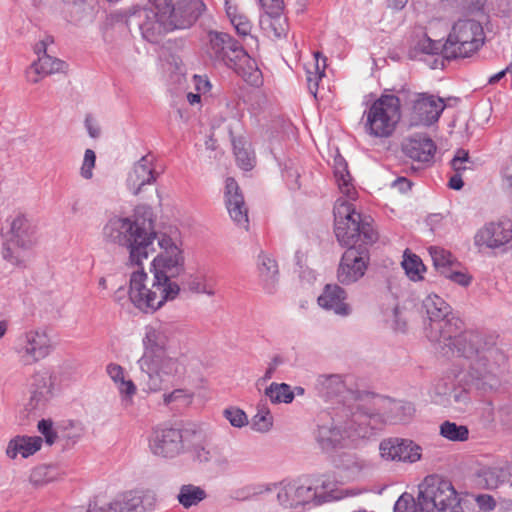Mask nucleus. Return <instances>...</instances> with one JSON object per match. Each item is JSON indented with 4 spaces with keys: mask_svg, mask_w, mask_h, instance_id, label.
<instances>
[{
    "mask_svg": "<svg viewBox=\"0 0 512 512\" xmlns=\"http://www.w3.org/2000/svg\"><path fill=\"white\" fill-rule=\"evenodd\" d=\"M185 285L191 292L213 295L214 291L209 289L204 277L198 275H190Z\"/></svg>",
    "mask_w": 512,
    "mask_h": 512,
    "instance_id": "nucleus-51",
    "label": "nucleus"
},
{
    "mask_svg": "<svg viewBox=\"0 0 512 512\" xmlns=\"http://www.w3.org/2000/svg\"><path fill=\"white\" fill-rule=\"evenodd\" d=\"M346 291L337 284H327L317 301L321 308L332 311L340 317H348L352 313V307L346 302Z\"/></svg>",
    "mask_w": 512,
    "mask_h": 512,
    "instance_id": "nucleus-26",
    "label": "nucleus"
},
{
    "mask_svg": "<svg viewBox=\"0 0 512 512\" xmlns=\"http://www.w3.org/2000/svg\"><path fill=\"white\" fill-rule=\"evenodd\" d=\"M7 239L20 243L23 247H34L36 243L35 227L23 214H18L10 222Z\"/></svg>",
    "mask_w": 512,
    "mask_h": 512,
    "instance_id": "nucleus-31",
    "label": "nucleus"
},
{
    "mask_svg": "<svg viewBox=\"0 0 512 512\" xmlns=\"http://www.w3.org/2000/svg\"><path fill=\"white\" fill-rule=\"evenodd\" d=\"M105 242L125 247L129 251L127 265L142 266L143 260L155 252L153 221L135 213L130 217L113 216L109 218L102 229Z\"/></svg>",
    "mask_w": 512,
    "mask_h": 512,
    "instance_id": "nucleus-3",
    "label": "nucleus"
},
{
    "mask_svg": "<svg viewBox=\"0 0 512 512\" xmlns=\"http://www.w3.org/2000/svg\"><path fill=\"white\" fill-rule=\"evenodd\" d=\"M113 299L115 302L120 304L121 306H124L127 302H130L129 299V290L125 289L124 287H119L114 295Z\"/></svg>",
    "mask_w": 512,
    "mask_h": 512,
    "instance_id": "nucleus-64",
    "label": "nucleus"
},
{
    "mask_svg": "<svg viewBox=\"0 0 512 512\" xmlns=\"http://www.w3.org/2000/svg\"><path fill=\"white\" fill-rule=\"evenodd\" d=\"M207 497L206 491L200 486L186 484L180 487L177 499L184 508L198 505Z\"/></svg>",
    "mask_w": 512,
    "mask_h": 512,
    "instance_id": "nucleus-38",
    "label": "nucleus"
},
{
    "mask_svg": "<svg viewBox=\"0 0 512 512\" xmlns=\"http://www.w3.org/2000/svg\"><path fill=\"white\" fill-rule=\"evenodd\" d=\"M364 116V129L367 134L387 138L393 134L401 118L400 100L392 94L382 95L371 104Z\"/></svg>",
    "mask_w": 512,
    "mask_h": 512,
    "instance_id": "nucleus-9",
    "label": "nucleus"
},
{
    "mask_svg": "<svg viewBox=\"0 0 512 512\" xmlns=\"http://www.w3.org/2000/svg\"><path fill=\"white\" fill-rule=\"evenodd\" d=\"M368 259L367 248H348L342 255L337 270L338 281L343 285L357 282L367 270Z\"/></svg>",
    "mask_w": 512,
    "mask_h": 512,
    "instance_id": "nucleus-17",
    "label": "nucleus"
},
{
    "mask_svg": "<svg viewBox=\"0 0 512 512\" xmlns=\"http://www.w3.org/2000/svg\"><path fill=\"white\" fill-rule=\"evenodd\" d=\"M51 377L46 372H38L33 376L31 395L27 403V409L33 411L43 408L50 399L52 391Z\"/></svg>",
    "mask_w": 512,
    "mask_h": 512,
    "instance_id": "nucleus-30",
    "label": "nucleus"
},
{
    "mask_svg": "<svg viewBox=\"0 0 512 512\" xmlns=\"http://www.w3.org/2000/svg\"><path fill=\"white\" fill-rule=\"evenodd\" d=\"M453 327L446 328V331L451 336L443 335L440 337V341L443 340L444 346L449 348L452 355L465 358L478 357L480 359H487V354L493 353V347H481L483 339L478 333L464 332L454 335L456 328L454 329Z\"/></svg>",
    "mask_w": 512,
    "mask_h": 512,
    "instance_id": "nucleus-15",
    "label": "nucleus"
},
{
    "mask_svg": "<svg viewBox=\"0 0 512 512\" xmlns=\"http://www.w3.org/2000/svg\"><path fill=\"white\" fill-rule=\"evenodd\" d=\"M336 481L329 476L322 475L316 480L313 490L317 491L318 496L315 499L316 504L329 501L332 498L331 493L335 490Z\"/></svg>",
    "mask_w": 512,
    "mask_h": 512,
    "instance_id": "nucleus-45",
    "label": "nucleus"
},
{
    "mask_svg": "<svg viewBox=\"0 0 512 512\" xmlns=\"http://www.w3.org/2000/svg\"><path fill=\"white\" fill-rule=\"evenodd\" d=\"M486 0H459L458 4L469 11H480Z\"/></svg>",
    "mask_w": 512,
    "mask_h": 512,
    "instance_id": "nucleus-61",
    "label": "nucleus"
},
{
    "mask_svg": "<svg viewBox=\"0 0 512 512\" xmlns=\"http://www.w3.org/2000/svg\"><path fill=\"white\" fill-rule=\"evenodd\" d=\"M151 4L165 10L174 30L191 27L205 10L202 0H179L176 4L172 0H152Z\"/></svg>",
    "mask_w": 512,
    "mask_h": 512,
    "instance_id": "nucleus-14",
    "label": "nucleus"
},
{
    "mask_svg": "<svg viewBox=\"0 0 512 512\" xmlns=\"http://www.w3.org/2000/svg\"><path fill=\"white\" fill-rule=\"evenodd\" d=\"M85 127H86L90 137H92V138L99 137L100 127L98 126V124L95 122V120L92 117H90V116L86 117Z\"/></svg>",
    "mask_w": 512,
    "mask_h": 512,
    "instance_id": "nucleus-63",
    "label": "nucleus"
},
{
    "mask_svg": "<svg viewBox=\"0 0 512 512\" xmlns=\"http://www.w3.org/2000/svg\"><path fill=\"white\" fill-rule=\"evenodd\" d=\"M410 102L411 126H430L436 123L446 107L442 98L426 93L413 94Z\"/></svg>",
    "mask_w": 512,
    "mask_h": 512,
    "instance_id": "nucleus-16",
    "label": "nucleus"
},
{
    "mask_svg": "<svg viewBox=\"0 0 512 512\" xmlns=\"http://www.w3.org/2000/svg\"><path fill=\"white\" fill-rule=\"evenodd\" d=\"M54 40L51 36H46L44 39L37 42L34 46V52L39 56L48 54V46L53 44Z\"/></svg>",
    "mask_w": 512,
    "mask_h": 512,
    "instance_id": "nucleus-60",
    "label": "nucleus"
},
{
    "mask_svg": "<svg viewBox=\"0 0 512 512\" xmlns=\"http://www.w3.org/2000/svg\"><path fill=\"white\" fill-rule=\"evenodd\" d=\"M325 68V66L323 67ZM324 69L320 70L319 64L315 65V71H307V85L309 92L316 97L318 91V81L324 76Z\"/></svg>",
    "mask_w": 512,
    "mask_h": 512,
    "instance_id": "nucleus-56",
    "label": "nucleus"
},
{
    "mask_svg": "<svg viewBox=\"0 0 512 512\" xmlns=\"http://www.w3.org/2000/svg\"><path fill=\"white\" fill-rule=\"evenodd\" d=\"M265 9L264 15L260 17L261 29L270 38H281L286 35L288 24L287 19L282 15L284 7L283 0H259Z\"/></svg>",
    "mask_w": 512,
    "mask_h": 512,
    "instance_id": "nucleus-19",
    "label": "nucleus"
},
{
    "mask_svg": "<svg viewBox=\"0 0 512 512\" xmlns=\"http://www.w3.org/2000/svg\"><path fill=\"white\" fill-rule=\"evenodd\" d=\"M189 431L184 433L174 427L160 425L152 429L148 442L151 453L158 457L175 458L185 452Z\"/></svg>",
    "mask_w": 512,
    "mask_h": 512,
    "instance_id": "nucleus-13",
    "label": "nucleus"
},
{
    "mask_svg": "<svg viewBox=\"0 0 512 512\" xmlns=\"http://www.w3.org/2000/svg\"><path fill=\"white\" fill-rule=\"evenodd\" d=\"M512 240L510 221L488 223L476 233L474 243L478 247L497 248Z\"/></svg>",
    "mask_w": 512,
    "mask_h": 512,
    "instance_id": "nucleus-24",
    "label": "nucleus"
},
{
    "mask_svg": "<svg viewBox=\"0 0 512 512\" xmlns=\"http://www.w3.org/2000/svg\"><path fill=\"white\" fill-rule=\"evenodd\" d=\"M137 268L130 276L129 286V299L136 308L146 313L154 312L166 301L174 300L178 296V284H166L163 281L158 284L156 275L153 274L151 286L148 287L147 274L141 266Z\"/></svg>",
    "mask_w": 512,
    "mask_h": 512,
    "instance_id": "nucleus-6",
    "label": "nucleus"
},
{
    "mask_svg": "<svg viewBox=\"0 0 512 512\" xmlns=\"http://www.w3.org/2000/svg\"><path fill=\"white\" fill-rule=\"evenodd\" d=\"M334 175L341 192L348 198L354 199L356 192L351 184V176L347 170V164L341 157L335 159Z\"/></svg>",
    "mask_w": 512,
    "mask_h": 512,
    "instance_id": "nucleus-40",
    "label": "nucleus"
},
{
    "mask_svg": "<svg viewBox=\"0 0 512 512\" xmlns=\"http://www.w3.org/2000/svg\"><path fill=\"white\" fill-rule=\"evenodd\" d=\"M106 370H107L109 377L113 380V382L115 384L120 382L121 380L125 379L124 378V369L118 364L110 363L107 366Z\"/></svg>",
    "mask_w": 512,
    "mask_h": 512,
    "instance_id": "nucleus-58",
    "label": "nucleus"
},
{
    "mask_svg": "<svg viewBox=\"0 0 512 512\" xmlns=\"http://www.w3.org/2000/svg\"><path fill=\"white\" fill-rule=\"evenodd\" d=\"M265 396L272 404H288L294 400L295 394L290 385L273 382L265 389Z\"/></svg>",
    "mask_w": 512,
    "mask_h": 512,
    "instance_id": "nucleus-41",
    "label": "nucleus"
},
{
    "mask_svg": "<svg viewBox=\"0 0 512 512\" xmlns=\"http://www.w3.org/2000/svg\"><path fill=\"white\" fill-rule=\"evenodd\" d=\"M67 65L64 61L55 58L49 54L39 56L37 61H34L26 70V79L28 82L36 84L42 78L64 72Z\"/></svg>",
    "mask_w": 512,
    "mask_h": 512,
    "instance_id": "nucleus-29",
    "label": "nucleus"
},
{
    "mask_svg": "<svg viewBox=\"0 0 512 512\" xmlns=\"http://www.w3.org/2000/svg\"><path fill=\"white\" fill-rule=\"evenodd\" d=\"M439 52L443 53V44L438 41H434L426 34H423L411 46L409 50V57L411 59H417L424 54L434 55Z\"/></svg>",
    "mask_w": 512,
    "mask_h": 512,
    "instance_id": "nucleus-37",
    "label": "nucleus"
},
{
    "mask_svg": "<svg viewBox=\"0 0 512 512\" xmlns=\"http://www.w3.org/2000/svg\"><path fill=\"white\" fill-rule=\"evenodd\" d=\"M402 266L405 270L406 275L412 281H418L422 279V274L425 272V266L419 256L415 254H404Z\"/></svg>",
    "mask_w": 512,
    "mask_h": 512,
    "instance_id": "nucleus-44",
    "label": "nucleus"
},
{
    "mask_svg": "<svg viewBox=\"0 0 512 512\" xmlns=\"http://www.w3.org/2000/svg\"><path fill=\"white\" fill-rule=\"evenodd\" d=\"M96 154L92 149H86L84 153L83 163L80 174L84 179H91L93 176V168L95 167Z\"/></svg>",
    "mask_w": 512,
    "mask_h": 512,
    "instance_id": "nucleus-54",
    "label": "nucleus"
},
{
    "mask_svg": "<svg viewBox=\"0 0 512 512\" xmlns=\"http://www.w3.org/2000/svg\"><path fill=\"white\" fill-rule=\"evenodd\" d=\"M32 248L23 247L20 243L6 238L2 247V257L13 267L25 268L30 260Z\"/></svg>",
    "mask_w": 512,
    "mask_h": 512,
    "instance_id": "nucleus-35",
    "label": "nucleus"
},
{
    "mask_svg": "<svg viewBox=\"0 0 512 512\" xmlns=\"http://www.w3.org/2000/svg\"><path fill=\"white\" fill-rule=\"evenodd\" d=\"M224 197L231 219L236 225L247 230L249 225L248 208L235 179H226Z\"/></svg>",
    "mask_w": 512,
    "mask_h": 512,
    "instance_id": "nucleus-22",
    "label": "nucleus"
},
{
    "mask_svg": "<svg viewBox=\"0 0 512 512\" xmlns=\"http://www.w3.org/2000/svg\"><path fill=\"white\" fill-rule=\"evenodd\" d=\"M158 245L162 252L152 261L151 272L156 275L158 284L160 281L166 284H177L172 281V278L179 276L184 271L183 250L166 235L158 239Z\"/></svg>",
    "mask_w": 512,
    "mask_h": 512,
    "instance_id": "nucleus-10",
    "label": "nucleus"
},
{
    "mask_svg": "<svg viewBox=\"0 0 512 512\" xmlns=\"http://www.w3.org/2000/svg\"><path fill=\"white\" fill-rule=\"evenodd\" d=\"M477 504L479 505L480 509L484 511H491L494 509L496 502L494 498L490 495H479L476 498Z\"/></svg>",
    "mask_w": 512,
    "mask_h": 512,
    "instance_id": "nucleus-59",
    "label": "nucleus"
},
{
    "mask_svg": "<svg viewBox=\"0 0 512 512\" xmlns=\"http://www.w3.org/2000/svg\"><path fill=\"white\" fill-rule=\"evenodd\" d=\"M153 162L154 156L152 154L144 155L133 165L128 173L126 184L134 195H138L143 186L156 181L158 173L155 171Z\"/></svg>",
    "mask_w": 512,
    "mask_h": 512,
    "instance_id": "nucleus-25",
    "label": "nucleus"
},
{
    "mask_svg": "<svg viewBox=\"0 0 512 512\" xmlns=\"http://www.w3.org/2000/svg\"><path fill=\"white\" fill-rule=\"evenodd\" d=\"M502 178L504 184L512 190V160H508L502 167Z\"/></svg>",
    "mask_w": 512,
    "mask_h": 512,
    "instance_id": "nucleus-62",
    "label": "nucleus"
},
{
    "mask_svg": "<svg viewBox=\"0 0 512 512\" xmlns=\"http://www.w3.org/2000/svg\"><path fill=\"white\" fill-rule=\"evenodd\" d=\"M316 389L321 397L329 400L341 395L345 391L346 385L341 375H321L317 379Z\"/></svg>",
    "mask_w": 512,
    "mask_h": 512,
    "instance_id": "nucleus-36",
    "label": "nucleus"
},
{
    "mask_svg": "<svg viewBox=\"0 0 512 512\" xmlns=\"http://www.w3.org/2000/svg\"><path fill=\"white\" fill-rule=\"evenodd\" d=\"M393 510L394 512H424L420 508L418 501L416 502L415 499L407 493L402 494L398 498L394 504Z\"/></svg>",
    "mask_w": 512,
    "mask_h": 512,
    "instance_id": "nucleus-50",
    "label": "nucleus"
},
{
    "mask_svg": "<svg viewBox=\"0 0 512 512\" xmlns=\"http://www.w3.org/2000/svg\"><path fill=\"white\" fill-rule=\"evenodd\" d=\"M418 504L424 512H463L452 483L437 475L426 476L419 485Z\"/></svg>",
    "mask_w": 512,
    "mask_h": 512,
    "instance_id": "nucleus-7",
    "label": "nucleus"
},
{
    "mask_svg": "<svg viewBox=\"0 0 512 512\" xmlns=\"http://www.w3.org/2000/svg\"><path fill=\"white\" fill-rule=\"evenodd\" d=\"M224 418L236 428H242L248 424L246 413L237 407H229L223 411Z\"/></svg>",
    "mask_w": 512,
    "mask_h": 512,
    "instance_id": "nucleus-48",
    "label": "nucleus"
},
{
    "mask_svg": "<svg viewBox=\"0 0 512 512\" xmlns=\"http://www.w3.org/2000/svg\"><path fill=\"white\" fill-rule=\"evenodd\" d=\"M152 7L145 11L144 19L139 24V28L145 40L150 43H158L166 33L174 29L167 13H162L165 11L164 9H160L157 5H152Z\"/></svg>",
    "mask_w": 512,
    "mask_h": 512,
    "instance_id": "nucleus-20",
    "label": "nucleus"
},
{
    "mask_svg": "<svg viewBox=\"0 0 512 512\" xmlns=\"http://www.w3.org/2000/svg\"><path fill=\"white\" fill-rule=\"evenodd\" d=\"M60 477L59 469L54 465H39L35 467L29 476L30 483L36 487H42Z\"/></svg>",
    "mask_w": 512,
    "mask_h": 512,
    "instance_id": "nucleus-39",
    "label": "nucleus"
},
{
    "mask_svg": "<svg viewBox=\"0 0 512 512\" xmlns=\"http://www.w3.org/2000/svg\"><path fill=\"white\" fill-rule=\"evenodd\" d=\"M173 332V325L169 323L159 322L145 328L144 353L138 360L140 380L145 391L167 389L182 372L178 359L166 353V345Z\"/></svg>",
    "mask_w": 512,
    "mask_h": 512,
    "instance_id": "nucleus-1",
    "label": "nucleus"
},
{
    "mask_svg": "<svg viewBox=\"0 0 512 512\" xmlns=\"http://www.w3.org/2000/svg\"><path fill=\"white\" fill-rule=\"evenodd\" d=\"M272 426L273 416L269 409L265 406L258 407L257 413L251 420V429L256 432L266 433L271 430Z\"/></svg>",
    "mask_w": 512,
    "mask_h": 512,
    "instance_id": "nucleus-46",
    "label": "nucleus"
},
{
    "mask_svg": "<svg viewBox=\"0 0 512 512\" xmlns=\"http://www.w3.org/2000/svg\"><path fill=\"white\" fill-rule=\"evenodd\" d=\"M467 163H472L469 157V152L464 149H458L450 164L452 169L457 173H463L468 169Z\"/></svg>",
    "mask_w": 512,
    "mask_h": 512,
    "instance_id": "nucleus-53",
    "label": "nucleus"
},
{
    "mask_svg": "<svg viewBox=\"0 0 512 512\" xmlns=\"http://www.w3.org/2000/svg\"><path fill=\"white\" fill-rule=\"evenodd\" d=\"M38 430L44 436L45 442L48 445L55 443L57 439V433L53 429V423L49 419H42L38 422Z\"/></svg>",
    "mask_w": 512,
    "mask_h": 512,
    "instance_id": "nucleus-55",
    "label": "nucleus"
},
{
    "mask_svg": "<svg viewBox=\"0 0 512 512\" xmlns=\"http://www.w3.org/2000/svg\"><path fill=\"white\" fill-rule=\"evenodd\" d=\"M374 415L362 411L358 404L342 405L333 412H321L316 420L313 437L323 453L345 448L349 442L366 438L374 429Z\"/></svg>",
    "mask_w": 512,
    "mask_h": 512,
    "instance_id": "nucleus-2",
    "label": "nucleus"
},
{
    "mask_svg": "<svg viewBox=\"0 0 512 512\" xmlns=\"http://www.w3.org/2000/svg\"><path fill=\"white\" fill-rule=\"evenodd\" d=\"M258 270L263 289L272 294L278 282V265L268 254L261 252L258 256Z\"/></svg>",
    "mask_w": 512,
    "mask_h": 512,
    "instance_id": "nucleus-34",
    "label": "nucleus"
},
{
    "mask_svg": "<svg viewBox=\"0 0 512 512\" xmlns=\"http://www.w3.org/2000/svg\"><path fill=\"white\" fill-rule=\"evenodd\" d=\"M54 346L49 332L44 328L29 330L17 339L14 351L24 366L33 365L46 358Z\"/></svg>",
    "mask_w": 512,
    "mask_h": 512,
    "instance_id": "nucleus-11",
    "label": "nucleus"
},
{
    "mask_svg": "<svg viewBox=\"0 0 512 512\" xmlns=\"http://www.w3.org/2000/svg\"><path fill=\"white\" fill-rule=\"evenodd\" d=\"M440 435L453 442H463L468 440L469 430L465 425L444 421L440 425Z\"/></svg>",
    "mask_w": 512,
    "mask_h": 512,
    "instance_id": "nucleus-43",
    "label": "nucleus"
},
{
    "mask_svg": "<svg viewBox=\"0 0 512 512\" xmlns=\"http://www.w3.org/2000/svg\"><path fill=\"white\" fill-rule=\"evenodd\" d=\"M189 441L185 442V452L190 453L192 459L199 463L213 461L218 466L228 465V459L220 453L218 447H210L203 435L195 431H189Z\"/></svg>",
    "mask_w": 512,
    "mask_h": 512,
    "instance_id": "nucleus-23",
    "label": "nucleus"
},
{
    "mask_svg": "<svg viewBox=\"0 0 512 512\" xmlns=\"http://www.w3.org/2000/svg\"><path fill=\"white\" fill-rule=\"evenodd\" d=\"M41 446V437L16 436L9 441L6 448V455L10 459H15L18 455L27 458L40 450Z\"/></svg>",
    "mask_w": 512,
    "mask_h": 512,
    "instance_id": "nucleus-33",
    "label": "nucleus"
},
{
    "mask_svg": "<svg viewBox=\"0 0 512 512\" xmlns=\"http://www.w3.org/2000/svg\"><path fill=\"white\" fill-rule=\"evenodd\" d=\"M422 309L429 320L425 330L430 341L440 342L441 336H451L446 328L456 326L457 319L449 318L451 307L442 297L437 294L427 295L422 301Z\"/></svg>",
    "mask_w": 512,
    "mask_h": 512,
    "instance_id": "nucleus-12",
    "label": "nucleus"
},
{
    "mask_svg": "<svg viewBox=\"0 0 512 512\" xmlns=\"http://www.w3.org/2000/svg\"><path fill=\"white\" fill-rule=\"evenodd\" d=\"M206 54L216 65H225L233 69L245 81L257 85L260 80V71L252 70L251 58L242 45L224 32L210 31L207 34Z\"/></svg>",
    "mask_w": 512,
    "mask_h": 512,
    "instance_id": "nucleus-5",
    "label": "nucleus"
},
{
    "mask_svg": "<svg viewBox=\"0 0 512 512\" xmlns=\"http://www.w3.org/2000/svg\"><path fill=\"white\" fill-rule=\"evenodd\" d=\"M443 276L462 287H467L472 282V276L463 270H453L452 268L449 271L443 270Z\"/></svg>",
    "mask_w": 512,
    "mask_h": 512,
    "instance_id": "nucleus-52",
    "label": "nucleus"
},
{
    "mask_svg": "<svg viewBox=\"0 0 512 512\" xmlns=\"http://www.w3.org/2000/svg\"><path fill=\"white\" fill-rule=\"evenodd\" d=\"M233 147L238 165L246 171L251 170L254 165V157L245 146V143L240 139L234 140Z\"/></svg>",
    "mask_w": 512,
    "mask_h": 512,
    "instance_id": "nucleus-47",
    "label": "nucleus"
},
{
    "mask_svg": "<svg viewBox=\"0 0 512 512\" xmlns=\"http://www.w3.org/2000/svg\"><path fill=\"white\" fill-rule=\"evenodd\" d=\"M230 22L234 26L236 32L239 35L247 36L250 34L252 26L250 21L244 14H241L240 16H234V19Z\"/></svg>",
    "mask_w": 512,
    "mask_h": 512,
    "instance_id": "nucleus-57",
    "label": "nucleus"
},
{
    "mask_svg": "<svg viewBox=\"0 0 512 512\" xmlns=\"http://www.w3.org/2000/svg\"><path fill=\"white\" fill-rule=\"evenodd\" d=\"M369 216L357 212L349 201L338 199L334 206V233L338 242L348 248H367L378 240Z\"/></svg>",
    "mask_w": 512,
    "mask_h": 512,
    "instance_id": "nucleus-4",
    "label": "nucleus"
},
{
    "mask_svg": "<svg viewBox=\"0 0 512 512\" xmlns=\"http://www.w3.org/2000/svg\"><path fill=\"white\" fill-rule=\"evenodd\" d=\"M511 470L512 467L508 464L484 467L478 472L476 483L482 488L496 489L500 484L508 480Z\"/></svg>",
    "mask_w": 512,
    "mask_h": 512,
    "instance_id": "nucleus-32",
    "label": "nucleus"
},
{
    "mask_svg": "<svg viewBox=\"0 0 512 512\" xmlns=\"http://www.w3.org/2000/svg\"><path fill=\"white\" fill-rule=\"evenodd\" d=\"M274 488H278V502L285 508H293L304 505L314 500L318 496L317 491L313 490L311 485L300 484L297 481L283 483L279 487L273 484Z\"/></svg>",
    "mask_w": 512,
    "mask_h": 512,
    "instance_id": "nucleus-21",
    "label": "nucleus"
},
{
    "mask_svg": "<svg viewBox=\"0 0 512 512\" xmlns=\"http://www.w3.org/2000/svg\"><path fill=\"white\" fill-rule=\"evenodd\" d=\"M380 455L387 461L415 463L421 459L422 448L410 439L391 437L379 445Z\"/></svg>",
    "mask_w": 512,
    "mask_h": 512,
    "instance_id": "nucleus-18",
    "label": "nucleus"
},
{
    "mask_svg": "<svg viewBox=\"0 0 512 512\" xmlns=\"http://www.w3.org/2000/svg\"><path fill=\"white\" fill-rule=\"evenodd\" d=\"M402 149L409 158L423 163L431 162L436 152L434 141L424 134H415L407 138Z\"/></svg>",
    "mask_w": 512,
    "mask_h": 512,
    "instance_id": "nucleus-28",
    "label": "nucleus"
},
{
    "mask_svg": "<svg viewBox=\"0 0 512 512\" xmlns=\"http://www.w3.org/2000/svg\"><path fill=\"white\" fill-rule=\"evenodd\" d=\"M118 391L121 395V401L124 408H127L133 403V396L136 394L137 388L131 380H121L116 383Z\"/></svg>",
    "mask_w": 512,
    "mask_h": 512,
    "instance_id": "nucleus-49",
    "label": "nucleus"
},
{
    "mask_svg": "<svg viewBox=\"0 0 512 512\" xmlns=\"http://www.w3.org/2000/svg\"><path fill=\"white\" fill-rule=\"evenodd\" d=\"M484 41L485 34L480 22L460 19L453 25L443 44V57L448 60L469 57L483 46Z\"/></svg>",
    "mask_w": 512,
    "mask_h": 512,
    "instance_id": "nucleus-8",
    "label": "nucleus"
},
{
    "mask_svg": "<svg viewBox=\"0 0 512 512\" xmlns=\"http://www.w3.org/2000/svg\"><path fill=\"white\" fill-rule=\"evenodd\" d=\"M156 503L151 492H128L111 503V512H148Z\"/></svg>",
    "mask_w": 512,
    "mask_h": 512,
    "instance_id": "nucleus-27",
    "label": "nucleus"
},
{
    "mask_svg": "<svg viewBox=\"0 0 512 512\" xmlns=\"http://www.w3.org/2000/svg\"><path fill=\"white\" fill-rule=\"evenodd\" d=\"M428 251L431 256L434 267L442 275L443 270L449 271L452 268L455 262V258L453 257L450 251L438 246H431Z\"/></svg>",
    "mask_w": 512,
    "mask_h": 512,
    "instance_id": "nucleus-42",
    "label": "nucleus"
}]
</instances>
